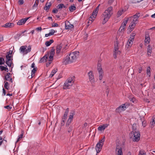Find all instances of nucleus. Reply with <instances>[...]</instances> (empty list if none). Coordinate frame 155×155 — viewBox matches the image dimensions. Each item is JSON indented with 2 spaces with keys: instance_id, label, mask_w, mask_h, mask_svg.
<instances>
[{
  "instance_id": "nucleus-10",
  "label": "nucleus",
  "mask_w": 155,
  "mask_h": 155,
  "mask_svg": "<svg viewBox=\"0 0 155 155\" xmlns=\"http://www.w3.org/2000/svg\"><path fill=\"white\" fill-rule=\"evenodd\" d=\"M118 44L119 43L117 41H116L114 44V56L115 58H117V55L120 54V51L118 50Z\"/></svg>"
},
{
  "instance_id": "nucleus-8",
  "label": "nucleus",
  "mask_w": 155,
  "mask_h": 155,
  "mask_svg": "<svg viewBox=\"0 0 155 155\" xmlns=\"http://www.w3.org/2000/svg\"><path fill=\"white\" fill-rule=\"evenodd\" d=\"M104 140L105 138L104 137L102 139L99 141V142L96 145L95 149L97 153L100 152L102 149Z\"/></svg>"
},
{
  "instance_id": "nucleus-34",
  "label": "nucleus",
  "mask_w": 155,
  "mask_h": 155,
  "mask_svg": "<svg viewBox=\"0 0 155 155\" xmlns=\"http://www.w3.org/2000/svg\"><path fill=\"white\" fill-rule=\"evenodd\" d=\"M69 11L71 12H73L76 9V7L73 4L69 7Z\"/></svg>"
},
{
  "instance_id": "nucleus-17",
  "label": "nucleus",
  "mask_w": 155,
  "mask_h": 155,
  "mask_svg": "<svg viewBox=\"0 0 155 155\" xmlns=\"http://www.w3.org/2000/svg\"><path fill=\"white\" fill-rule=\"evenodd\" d=\"M109 125V124H107L101 125L97 128V130H98L100 131H104Z\"/></svg>"
},
{
  "instance_id": "nucleus-11",
  "label": "nucleus",
  "mask_w": 155,
  "mask_h": 155,
  "mask_svg": "<svg viewBox=\"0 0 155 155\" xmlns=\"http://www.w3.org/2000/svg\"><path fill=\"white\" fill-rule=\"evenodd\" d=\"M88 75L89 81L91 82V85L93 87H94V83L95 82L94 75L92 71H90L88 73Z\"/></svg>"
},
{
  "instance_id": "nucleus-43",
  "label": "nucleus",
  "mask_w": 155,
  "mask_h": 155,
  "mask_svg": "<svg viewBox=\"0 0 155 155\" xmlns=\"http://www.w3.org/2000/svg\"><path fill=\"white\" fill-rule=\"evenodd\" d=\"M94 16L92 15L91 17L89 18V21H91V22H92L93 21H94V19L95 18H94Z\"/></svg>"
},
{
  "instance_id": "nucleus-3",
  "label": "nucleus",
  "mask_w": 155,
  "mask_h": 155,
  "mask_svg": "<svg viewBox=\"0 0 155 155\" xmlns=\"http://www.w3.org/2000/svg\"><path fill=\"white\" fill-rule=\"evenodd\" d=\"M74 82V77H71L68 78L64 83L63 88L64 89H70Z\"/></svg>"
},
{
  "instance_id": "nucleus-47",
  "label": "nucleus",
  "mask_w": 155,
  "mask_h": 155,
  "mask_svg": "<svg viewBox=\"0 0 155 155\" xmlns=\"http://www.w3.org/2000/svg\"><path fill=\"white\" fill-rule=\"evenodd\" d=\"M97 13V12L94 11L93 12L92 15H93L94 16V18H96Z\"/></svg>"
},
{
  "instance_id": "nucleus-28",
  "label": "nucleus",
  "mask_w": 155,
  "mask_h": 155,
  "mask_svg": "<svg viewBox=\"0 0 155 155\" xmlns=\"http://www.w3.org/2000/svg\"><path fill=\"white\" fill-rule=\"evenodd\" d=\"M51 5V3L50 2L46 3L45 6L44 8V9L46 11L48 10L50 8Z\"/></svg>"
},
{
  "instance_id": "nucleus-61",
  "label": "nucleus",
  "mask_w": 155,
  "mask_h": 155,
  "mask_svg": "<svg viewBox=\"0 0 155 155\" xmlns=\"http://www.w3.org/2000/svg\"><path fill=\"white\" fill-rule=\"evenodd\" d=\"M142 69L141 67H140V68H139V73H140L142 71Z\"/></svg>"
},
{
  "instance_id": "nucleus-15",
  "label": "nucleus",
  "mask_w": 155,
  "mask_h": 155,
  "mask_svg": "<svg viewBox=\"0 0 155 155\" xmlns=\"http://www.w3.org/2000/svg\"><path fill=\"white\" fill-rule=\"evenodd\" d=\"M65 29L67 30H71L73 29L74 27L73 25L70 24V23L68 21H65Z\"/></svg>"
},
{
  "instance_id": "nucleus-32",
  "label": "nucleus",
  "mask_w": 155,
  "mask_h": 155,
  "mask_svg": "<svg viewBox=\"0 0 155 155\" xmlns=\"http://www.w3.org/2000/svg\"><path fill=\"white\" fill-rule=\"evenodd\" d=\"M129 19V18H127L124 19L123 21V22L122 23V24L121 26H124L125 27H126V25L127 24V21H128Z\"/></svg>"
},
{
  "instance_id": "nucleus-27",
  "label": "nucleus",
  "mask_w": 155,
  "mask_h": 155,
  "mask_svg": "<svg viewBox=\"0 0 155 155\" xmlns=\"http://www.w3.org/2000/svg\"><path fill=\"white\" fill-rule=\"evenodd\" d=\"M136 24L131 22L129 26V29L130 31H132L135 27Z\"/></svg>"
},
{
  "instance_id": "nucleus-39",
  "label": "nucleus",
  "mask_w": 155,
  "mask_h": 155,
  "mask_svg": "<svg viewBox=\"0 0 155 155\" xmlns=\"http://www.w3.org/2000/svg\"><path fill=\"white\" fill-rule=\"evenodd\" d=\"M67 116L68 115H65L64 114V116H63V118H62V122L61 123V124H63L62 122H63V125L64 124V122L66 121V119L67 118Z\"/></svg>"
},
{
  "instance_id": "nucleus-1",
  "label": "nucleus",
  "mask_w": 155,
  "mask_h": 155,
  "mask_svg": "<svg viewBox=\"0 0 155 155\" xmlns=\"http://www.w3.org/2000/svg\"><path fill=\"white\" fill-rule=\"evenodd\" d=\"M79 55L78 51H74L71 52L69 56L68 55L64 58V63L66 64L75 61Z\"/></svg>"
},
{
  "instance_id": "nucleus-7",
  "label": "nucleus",
  "mask_w": 155,
  "mask_h": 155,
  "mask_svg": "<svg viewBox=\"0 0 155 155\" xmlns=\"http://www.w3.org/2000/svg\"><path fill=\"white\" fill-rule=\"evenodd\" d=\"M135 36V34H132L130 35L126 45V48L128 49L131 47L134 41Z\"/></svg>"
},
{
  "instance_id": "nucleus-20",
  "label": "nucleus",
  "mask_w": 155,
  "mask_h": 155,
  "mask_svg": "<svg viewBox=\"0 0 155 155\" xmlns=\"http://www.w3.org/2000/svg\"><path fill=\"white\" fill-rule=\"evenodd\" d=\"M125 28V27L121 25L118 31V34L120 35H122L123 34L124 29Z\"/></svg>"
},
{
  "instance_id": "nucleus-60",
  "label": "nucleus",
  "mask_w": 155,
  "mask_h": 155,
  "mask_svg": "<svg viewBox=\"0 0 155 155\" xmlns=\"http://www.w3.org/2000/svg\"><path fill=\"white\" fill-rule=\"evenodd\" d=\"M3 142V140L2 139L1 137V138L0 139V146L2 144Z\"/></svg>"
},
{
  "instance_id": "nucleus-52",
  "label": "nucleus",
  "mask_w": 155,
  "mask_h": 155,
  "mask_svg": "<svg viewBox=\"0 0 155 155\" xmlns=\"http://www.w3.org/2000/svg\"><path fill=\"white\" fill-rule=\"evenodd\" d=\"M58 10L57 8H55L53 10L52 12L54 13H56L58 12Z\"/></svg>"
},
{
  "instance_id": "nucleus-59",
  "label": "nucleus",
  "mask_w": 155,
  "mask_h": 155,
  "mask_svg": "<svg viewBox=\"0 0 155 155\" xmlns=\"http://www.w3.org/2000/svg\"><path fill=\"white\" fill-rule=\"evenodd\" d=\"M114 1V0H108V3L109 4L112 3Z\"/></svg>"
},
{
  "instance_id": "nucleus-41",
  "label": "nucleus",
  "mask_w": 155,
  "mask_h": 155,
  "mask_svg": "<svg viewBox=\"0 0 155 155\" xmlns=\"http://www.w3.org/2000/svg\"><path fill=\"white\" fill-rule=\"evenodd\" d=\"M138 155H146V153L142 150H140Z\"/></svg>"
},
{
  "instance_id": "nucleus-56",
  "label": "nucleus",
  "mask_w": 155,
  "mask_h": 155,
  "mask_svg": "<svg viewBox=\"0 0 155 155\" xmlns=\"http://www.w3.org/2000/svg\"><path fill=\"white\" fill-rule=\"evenodd\" d=\"M51 62L52 61H48V62L46 64V66L47 67L49 66L50 64H51Z\"/></svg>"
},
{
  "instance_id": "nucleus-53",
  "label": "nucleus",
  "mask_w": 155,
  "mask_h": 155,
  "mask_svg": "<svg viewBox=\"0 0 155 155\" xmlns=\"http://www.w3.org/2000/svg\"><path fill=\"white\" fill-rule=\"evenodd\" d=\"M5 67L3 66H0V69L2 71H4Z\"/></svg>"
},
{
  "instance_id": "nucleus-50",
  "label": "nucleus",
  "mask_w": 155,
  "mask_h": 155,
  "mask_svg": "<svg viewBox=\"0 0 155 155\" xmlns=\"http://www.w3.org/2000/svg\"><path fill=\"white\" fill-rule=\"evenodd\" d=\"M69 112L68 108H67L65 110L64 114L68 115Z\"/></svg>"
},
{
  "instance_id": "nucleus-36",
  "label": "nucleus",
  "mask_w": 155,
  "mask_h": 155,
  "mask_svg": "<svg viewBox=\"0 0 155 155\" xmlns=\"http://www.w3.org/2000/svg\"><path fill=\"white\" fill-rule=\"evenodd\" d=\"M124 12V10L122 9L121 10H119L117 13V16L118 17L120 16Z\"/></svg>"
},
{
  "instance_id": "nucleus-63",
  "label": "nucleus",
  "mask_w": 155,
  "mask_h": 155,
  "mask_svg": "<svg viewBox=\"0 0 155 155\" xmlns=\"http://www.w3.org/2000/svg\"><path fill=\"white\" fill-rule=\"evenodd\" d=\"M35 66V64L34 63H33L31 64V67L32 68H34Z\"/></svg>"
},
{
  "instance_id": "nucleus-23",
  "label": "nucleus",
  "mask_w": 155,
  "mask_h": 155,
  "mask_svg": "<svg viewBox=\"0 0 155 155\" xmlns=\"http://www.w3.org/2000/svg\"><path fill=\"white\" fill-rule=\"evenodd\" d=\"M150 38L148 35H145V39L144 42L145 44H148L150 43Z\"/></svg>"
},
{
  "instance_id": "nucleus-26",
  "label": "nucleus",
  "mask_w": 155,
  "mask_h": 155,
  "mask_svg": "<svg viewBox=\"0 0 155 155\" xmlns=\"http://www.w3.org/2000/svg\"><path fill=\"white\" fill-rule=\"evenodd\" d=\"M36 71V69L35 68H34L32 70L31 72V76H29L28 77L29 79H31L35 76V74Z\"/></svg>"
},
{
  "instance_id": "nucleus-24",
  "label": "nucleus",
  "mask_w": 155,
  "mask_h": 155,
  "mask_svg": "<svg viewBox=\"0 0 155 155\" xmlns=\"http://www.w3.org/2000/svg\"><path fill=\"white\" fill-rule=\"evenodd\" d=\"M155 124V117L153 116L152 119L151 121L150 122V127L151 128L153 127Z\"/></svg>"
},
{
  "instance_id": "nucleus-29",
  "label": "nucleus",
  "mask_w": 155,
  "mask_h": 155,
  "mask_svg": "<svg viewBox=\"0 0 155 155\" xmlns=\"http://www.w3.org/2000/svg\"><path fill=\"white\" fill-rule=\"evenodd\" d=\"M97 70L99 74H104L101 65L99 64L98 65Z\"/></svg>"
},
{
  "instance_id": "nucleus-48",
  "label": "nucleus",
  "mask_w": 155,
  "mask_h": 155,
  "mask_svg": "<svg viewBox=\"0 0 155 155\" xmlns=\"http://www.w3.org/2000/svg\"><path fill=\"white\" fill-rule=\"evenodd\" d=\"M142 126L143 127H145L146 126V122L145 120H143L142 121Z\"/></svg>"
},
{
  "instance_id": "nucleus-31",
  "label": "nucleus",
  "mask_w": 155,
  "mask_h": 155,
  "mask_svg": "<svg viewBox=\"0 0 155 155\" xmlns=\"http://www.w3.org/2000/svg\"><path fill=\"white\" fill-rule=\"evenodd\" d=\"M57 71V69L56 68H55L51 72L49 75V77L50 78H52L54 75L56 73V72Z\"/></svg>"
},
{
  "instance_id": "nucleus-55",
  "label": "nucleus",
  "mask_w": 155,
  "mask_h": 155,
  "mask_svg": "<svg viewBox=\"0 0 155 155\" xmlns=\"http://www.w3.org/2000/svg\"><path fill=\"white\" fill-rule=\"evenodd\" d=\"M137 0H130V2L132 3H137Z\"/></svg>"
},
{
  "instance_id": "nucleus-58",
  "label": "nucleus",
  "mask_w": 155,
  "mask_h": 155,
  "mask_svg": "<svg viewBox=\"0 0 155 155\" xmlns=\"http://www.w3.org/2000/svg\"><path fill=\"white\" fill-rule=\"evenodd\" d=\"M3 94L4 96L6 94L4 88H3Z\"/></svg>"
},
{
  "instance_id": "nucleus-25",
  "label": "nucleus",
  "mask_w": 155,
  "mask_h": 155,
  "mask_svg": "<svg viewBox=\"0 0 155 155\" xmlns=\"http://www.w3.org/2000/svg\"><path fill=\"white\" fill-rule=\"evenodd\" d=\"M10 73H8L5 76V79L6 81H9L11 83L12 82V78H11L10 77Z\"/></svg>"
},
{
  "instance_id": "nucleus-46",
  "label": "nucleus",
  "mask_w": 155,
  "mask_h": 155,
  "mask_svg": "<svg viewBox=\"0 0 155 155\" xmlns=\"http://www.w3.org/2000/svg\"><path fill=\"white\" fill-rule=\"evenodd\" d=\"M54 30L53 29H51L49 33V35L51 36L52 35L54 34Z\"/></svg>"
},
{
  "instance_id": "nucleus-22",
  "label": "nucleus",
  "mask_w": 155,
  "mask_h": 155,
  "mask_svg": "<svg viewBox=\"0 0 155 155\" xmlns=\"http://www.w3.org/2000/svg\"><path fill=\"white\" fill-rule=\"evenodd\" d=\"M14 25L13 23H7L3 25L5 28H11L13 27Z\"/></svg>"
},
{
  "instance_id": "nucleus-13",
  "label": "nucleus",
  "mask_w": 155,
  "mask_h": 155,
  "mask_svg": "<svg viewBox=\"0 0 155 155\" xmlns=\"http://www.w3.org/2000/svg\"><path fill=\"white\" fill-rule=\"evenodd\" d=\"M74 115V112L71 113L69 115V117L68 119L66 124V127H68L71 123L73 118V116Z\"/></svg>"
},
{
  "instance_id": "nucleus-6",
  "label": "nucleus",
  "mask_w": 155,
  "mask_h": 155,
  "mask_svg": "<svg viewBox=\"0 0 155 155\" xmlns=\"http://www.w3.org/2000/svg\"><path fill=\"white\" fill-rule=\"evenodd\" d=\"M130 136H132L133 137H131L132 138L134 141H138L140 139V132L138 131H133L130 133Z\"/></svg>"
},
{
  "instance_id": "nucleus-14",
  "label": "nucleus",
  "mask_w": 155,
  "mask_h": 155,
  "mask_svg": "<svg viewBox=\"0 0 155 155\" xmlns=\"http://www.w3.org/2000/svg\"><path fill=\"white\" fill-rule=\"evenodd\" d=\"M49 54L48 61H52L53 59V57L55 54V50L54 48H52Z\"/></svg>"
},
{
  "instance_id": "nucleus-37",
  "label": "nucleus",
  "mask_w": 155,
  "mask_h": 155,
  "mask_svg": "<svg viewBox=\"0 0 155 155\" xmlns=\"http://www.w3.org/2000/svg\"><path fill=\"white\" fill-rule=\"evenodd\" d=\"M147 74L149 77L150 76V67H148L147 69Z\"/></svg>"
},
{
  "instance_id": "nucleus-4",
  "label": "nucleus",
  "mask_w": 155,
  "mask_h": 155,
  "mask_svg": "<svg viewBox=\"0 0 155 155\" xmlns=\"http://www.w3.org/2000/svg\"><path fill=\"white\" fill-rule=\"evenodd\" d=\"M12 51H10L7 53L6 55V58L5 63L9 67H12Z\"/></svg>"
},
{
  "instance_id": "nucleus-57",
  "label": "nucleus",
  "mask_w": 155,
  "mask_h": 155,
  "mask_svg": "<svg viewBox=\"0 0 155 155\" xmlns=\"http://www.w3.org/2000/svg\"><path fill=\"white\" fill-rule=\"evenodd\" d=\"M72 128V127L71 126L68 129V132H70L71 131Z\"/></svg>"
},
{
  "instance_id": "nucleus-38",
  "label": "nucleus",
  "mask_w": 155,
  "mask_h": 155,
  "mask_svg": "<svg viewBox=\"0 0 155 155\" xmlns=\"http://www.w3.org/2000/svg\"><path fill=\"white\" fill-rule=\"evenodd\" d=\"M130 101H132L133 103H136L137 102V100L134 97H130Z\"/></svg>"
},
{
  "instance_id": "nucleus-40",
  "label": "nucleus",
  "mask_w": 155,
  "mask_h": 155,
  "mask_svg": "<svg viewBox=\"0 0 155 155\" xmlns=\"http://www.w3.org/2000/svg\"><path fill=\"white\" fill-rule=\"evenodd\" d=\"M5 62L4 59L3 58L0 57V65L4 64Z\"/></svg>"
},
{
  "instance_id": "nucleus-12",
  "label": "nucleus",
  "mask_w": 155,
  "mask_h": 155,
  "mask_svg": "<svg viewBox=\"0 0 155 155\" xmlns=\"http://www.w3.org/2000/svg\"><path fill=\"white\" fill-rule=\"evenodd\" d=\"M115 153L116 155H123L122 149L120 145H116L115 149Z\"/></svg>"
},
{
  "instance_id": "nucleus-45",
  "label": "nucleus",
  "mask_w": 155,
  "mask_h": 155,
  "mask_svg": "<svg viewBox=\"0 0 155 155\" xmlns=\"http://www.w3.org/2000/svg\"><path fill=\"white\" fill-rule=\"evenodd\" d=\"M4 108L5 109H7L8 110H10L12 108V106L10 105L5 106Z\"/></svg>"
},
{
  "instance_id": "nucleus-5",
  "label": "nucleus",
  "mask_w": 155,
  "mask_h": 155,
  "mask_svg": "<svg viewBox=\"0 0 155 155\" xmlns=\"http://www.w3.org/2000/svg\"><path fill=\"white\" fill-rule=\"evenodd\" d=\"M31 46L29 45L28 47L26 45L21 46L20 47L19 50L21 53L23 55L26 54L28 53L31 51Z\"/></svg>"
},
{
  "instance_id": "nucleus-9",
  "label": "nucleus",
  "mask_w": 155,
  "mask_h": 155,
  "mask_svg": "<svg viewBox=\"0 0 155 155\" xmlns=\"http://www.w3.org/2000/svg\"><path fill=\"white\" fill-rule=\"evenodd\" d=\"M129 105V104L127 103L122 104L117 108L116 111L118 113H120L124 111L128 107Z\"/></svg>"
},
{
  "instance_id": "nucleus-42",
  "label": "nucleus",
  "mask_w": 155,
  "mask_h": 155,
  "mask_svg": "<svg viewBox=\"0 0 155 155\" xmlns=\"http://www.w3.org/2000/svg\"><path fill=\"white\" fill-rule=\"evenodd\" d=\"M5 83V84H4V87L6 89H8V82H4Z\"/></svg>"
},
{
  "instance_id": "nucleus-64",
  "label": "nucleus",
  "mask_w": 155,
  "mask_h": 155,
  "mask_svg": "<svg viewBox=\"0 0 155 155\" xmlns=\"http://www.w3.org/2000/svg\"><path fill=\"white\" fill-rule=\"evenodd\" d=\"M151 17L152 18H155V13L154 14H153L152 15H151Z\"/></svg>"
},
{
  "instance_id": "nucleus-35",
  "label": "nucleus",
  "mask_w": 155,
  "mask_h": 155,
  "mask_svg": "<svg viewBox=\"0 0 155 155\" xmlns=\"http://www.w3.org/2000/svg\"><path fill=\"white\" fill-rule=\"evenodd\" d=\"M151 49L150 45L148 46L147 51V54L148 56H150L151 54Z\"/></svg>"
},
{
  "instance_id": "nucleus-49",
  "label": "nucleus",
  "mask_w": 155,
  "mask_h": 155,
  "mask_svg": "<svg viewBox=\"0 0 155 155\" xmlns=\"http://www.w3.org/2000/svg\"><path fill=\"white\" fill-rule=\"evenodd\" d=\"M58 26V25L57 23H54L52 24V27H57Z\"/></svg>"
},
{
  "instance_id": "nucleus-21",
  "label": "nucleus",
  "mask_w": 155,
  "mask_h": 155,
  "mask_svg": "<svg viewBox=\"0 0 155 155\" xmlns=\"http://www.w3.org/2000/svg\"><path fill=\"white\" fill-rule=\"evenodd\" d=\"M48 56H49L48 54H45L44 56H43V57H42L40 59V61H39L40 62L42 63L44 61H47Z\"/></svg>"
},
{
  "instance_id": "nucleus-19",
  "label": "nucleus",
  "mask_w": 155,
  "mask_h": 155,
  "mask_svg": "<svg viewBox=\"0 0 155 155\" xmlns=\"http://www.w3.org/2000/svg\"><path fill=\"white\" fill-rule=\"evenodd\" d=\"M29 18V17H27L20 19L17 22V25H24Z\"/></svg>"
},
{
  "instance_id": "nucleus-16",
  "label": "nucleus",
  "mask_w": 155,
  "mask_h": 155,
  "mask_svg": "<svg viewBox=\"0 0 155 155\" xmlns=\"http://www.w3.org/2000/svg\"><path fill=\"white\" fill-rule=\"evenodd\" d=\"M139 13H137L134 15L133 16L130 17V18H133V21L132 22L136 24L138 21V18L139 17Z\"/></svg>"
},
{
  "instance_id": "nucleus-18",
  "label": "nucleus",
  "mask_w": 155,
  "mask_h": 155,
  "mask_svg": "<svg viewBox=\"0 0 155 155\" xmlns=\"http://www.w3.org/2000/svg\"><path fill=\"white\" fill-rule=\"evenodd\" d=\"M63 49L62 45L61 44L57 46L56 49V53L58 55H59L61 52H63Z\"/></svg>"
},
{
  "instance_id": "nucleus-33",
  "label": "nucleus",
  "mask_w": 155,
  "mask_h": 155,
  "mask_svg": "<svg viewBox=\"0 0 155 155\" xmlns=\"http://www.w3.org/2000/svg\"><path fill=\"white\" fill-rule=\"evenodd\" d=\"M53 42V39H51L48 41H46L45 43V45L46 46L48 47Z\"/></svg>"
},
{
  "instance_id": "nucleus-51",
  "label": "nucleus",
  "mask_w": 155,
  "mask_h": 155,
  "mask_svg": "<svg viewBox=\"0 0 155 155\" xmlns=\"http://www.w3.org/2000/svg\"><path fill=\"white\" fill-rule=\"evenodd\" d=\"M18 3L20 5H22L24 3V1L23 0H19Z\"/></svg>"
},
{
  "instance_id": "nucleus-54",
  "label": "nucleus",
  "mask_w": 155,
  "mask_h": 155,
  "mask_svg": "<svg viewBox=\"0 0 155 155\" xmlns=\"http://www.w3.org/2000/svg\"><path fill=\"white\" fill-rule=\"evenodd\" d=\"M36 30L38 31H41L42 30V28L41 27H39L38 28H36Z\"/></svg>"
},
{
  "instance_id": "nucleus-62",
  "label": "nucleus",
  "mask_w": 155,
  "mask_h": 155,
  "mask_svg": "<svg viewBox=\"0 0 155 155\" xmlns=\"http://www.w3.org/2000/svg\"><path fill=\"white\" fill-rule=\"evenodd\" d=\"M23 136V134H21L20 135L18 136V137H19L21 139L22 138Z\"/></svg>"
},
{
  "instance_id": "nucleus-44",
  "label": "nucleus",
  "mask_w": 155,
  "mask_h": 155,
  "mask_svg": "<svg viewBox=\"0 0 155 155\" xmlns=\"http://www.w3.org/2000/svg\"><path fill=\"white\" fill-rule=\"evenodd\" d=\"M99 74V79L101 81L103 78V74Z\"/></svg>"
},
{
  "instance_id": "nucleus-30",
  "label": "nucleus",
  "mask_w": 155,
  "mask_h": 155,
  "mask_svg": "<svg viewBox=\"0 0 155 155\" xmlns=\"http://www.w3.org/2000/svg\"><path fill=\"white\" fill-rule=\"evenodd\" d=\"M65 6L63 4H60L58 5L57 6V8L58 10H61L63 8H65Z\"/></svg>"
},
{
  "instance_id": "nucleus-2",
  "label": "nucleus",
  "mask_w": 155,
  "mask_h": 155,
  "mask_svg": "<svg viewBox=\"0 0 155 155\" xmlns=\"http://www.w3.org/2000/svg\"><path fill=\"white\" fill-rule=\"evenodd\" d=\"M113 8L110 6L105 11L102 15V17L103 18L102 23L104 24L105 23L113 14Z\"/></svg>"
}]
</instances>
